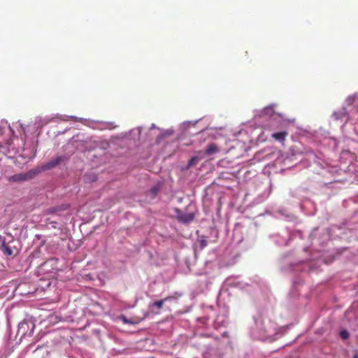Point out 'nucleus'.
I'll return each mask as SVG.
<instances>
[{
	"instance_id": "obj_6",
	"label": "nucleus",
	"mask_w": 358,
	"mask_h": 358,
	"mask_svg": "<svg viewBox=\"0 0 358 358\" xmlns=\"http://www.w3.org/2000/svg\"><path fill=\"white\" fill-rule=\"evenodd\" d=\"M174 299H175L174 296H167L162 300L155 301L154 303H152V306H156L158 309H160L162 308L163 305L164 304V303L166 301H169L173 300Z\"/></svg>"
},
{
	"instance_id": "obj_12",
	"label": "nucleus",
	"mask_w": 358,
	"mask_h": 358,
	"mask_svg": "<svg viewBox=\"0 0 358 358\" xmlns=\"http://www.w3.org/2000/svg\"><path fill=\"white\" fill-rule=\"evenodd\" d=\"M206 155H206V151H205V152H203V151H201H201H199V152H197V155H196V156H198V157H199V160H201V159H204V158L206 157Z\"/></svg>"
},
{
	"instance_id": "obj_9",
	"label": "nucleus",
	"mask_w": 358,
	"mask_h": 358,
	"mask_svg": "<svg viewBox=\"0 0 358 358\" xmlns=\"http://www.w3.org/2000/svg\"><path fill=\"white\" fill-rule=\"evenodd\" d=\"M340 336L342 339L346 340L349 338V333L346 330H342L340 332Z\"/></svg>"
},
{
	"instance_id": "obj_3",
	"label": "nucleus",
	"mask_w": 358,
	"mask_h": 358,
	"mask_svg": "<svg viewBox=\"0 0 358 358\" xmlns=\"http://www.w3.org/2000/svg\"><path fill=\"white\" fill-rule=\"evenodd\" d=\"M194 218V215L192 213H185L178 215V219L180 222L183 223H189Z\"/></svg>"
},
{
	"instance_id": "obj_13",
	"label": "nucleus",
	"mask_w": 358,
	"mask_h": 358,
	"mask_svg": "<svg viewBox=\"0 0 358 358\" xmlns=\"http://www.w3.org/2000/svg\"><path fill=\"white\" fill-rule=\"evenodd\" d=\"M57 211V208H50L48 209V213H50V214L55 213Z\"/></svg>"
},
{
	"instance_id": "obj_11",
	"label": "nucleus",
	"mask_w": 358,
	"mask_h": 358,
	"mask_svg": "<svg viewBox=\"0 0 358 358\" xmlns=\"http://www.w3.org/2000/svg\"><path fill=\"white\" fill-rule=\"evenodd\" d=\"M208 245V241L202 238L201 240H200V247L201 249H203L204 248H206Z\"/></svg>"
},
{
	"instance_id": "obj_7",
	"label": "nucleus",
	"mask_w": 358,
	"mask_h": 358,
	"mask_svg": "<svg viewBox=\"0 0 358 358\" xmlns=\"http://www.w3.org/2000/svg\"><path fill=\"white\" fill-rule=\"evenodd\" d=\"M2 252L7 256L13 255V250L8 245V244L3 241L1 245Z\"/></svg>"
},
{
	"instance_id": "obj_10",
	"label": "nucleus",
	"mask_w": 358,
	"mask_h": 358,
	"mask_svg": "<svg viewBox=\"0 0 358 358\" xmlns=\"http://www.w3.org/2000/svg\"><path fill=\"white\" fill-rule=\"evenodd\" d=\"M159 189V187H154L150 189L149 193L152 195V197H155L157 194Z\"/></svg>"
},
{
	"instance_id": "obj_8",
	"label": "nucleus",
	"mask_w": 358,
	"mask_h": 358,
	"mask_svg": "<svg viewBox=\"0 0 358 358\" xmlns=\"http://www.w3.org/2000/svg\"><path fill=\"white\" fill-rule=\"evenodd\" d=\"M199 161H200L199 159V157L198 156H194V157H192L190 159V160L189 161L188 166H194V165L196 164Z\"/></svg>"
},
{
	"instance_id": "obj_4",
	"label": "nucleus",
	"mask_w": 358,
	"mask_h": 358,
	"mask_svg": "<svg viewBox=\"0 0 358 358\" xmlns=\"http://www.w3.org/2000/svg\"><path fill=\"white\" fill-rule=\"evenodd\" d=\"M220 152V148L215 143L209 144L206 150V153L208 156L213 155Z\"/></svg>"
},
{
	"instance_id": "obj_1",
	"label": "nucleus",
	"mask_w": 358,
	"mask_h": 358,
	"mask_svg": "<svg viewBox=\"0 0 358 358\" xmlns=\"http://www.w3.org/2000/svg\"><path fill=\"white\" fill-rule=\"evenodd\" d=\"M40 171L38 170H30L27 173H20L15 174L8 178V181L10 182H17L21 181H25L31 179L36 176Z\"/></svg>"
},
{
	"instance_id": "obj_2",
	"label": "nucleus",
	"mask_w": 358,
	"mask_h": 358,
	"mask_svg": "<svg viewBox=\"0 0 358 358\" xmlns=\"http://www.w3.org/2000/svg\"><path fill=\"white\" fill-rule=\"evenodd\" d=\"M63 160L62 157H57L55 159L52 160L42 165L41 169L42 171L50 170L57 166Z\"/></svg>"
},
{
	"instance_id": "obj_5",
	"label": "nucleus",
	"mask_w": 358,
	"mask_h": 358,
	"mask_svg": "<svg viewBox=\"0 0 358 358\" xmlns=\"http://www.w3.org/2000/svg\"><path fill=\"white\" fill-rule=\"evenodd\" d=\"M287 132L285 131L273 133L271 136L275 141L283 143L287 136Z\"/></svg>"
},
{
	"instance_id": "obj_14",
	"label": "nucleus",
	"mask_w": 358,
	"mask_h": 358,
	"mask_svg": "<svg viewBox=\"0 0 358 358\" xmlns=\"http://www.w3.org/2000/svg\"><path fill=\"white\" fill-rule=\"evenodd\" d=\"M353 358H358V354L356 353L355 355H354Z\"/></svg>"
}]
</instances>
